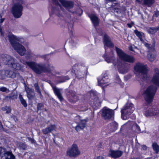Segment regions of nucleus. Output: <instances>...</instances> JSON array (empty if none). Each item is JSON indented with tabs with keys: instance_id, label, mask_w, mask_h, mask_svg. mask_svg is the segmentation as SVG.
Segmentation results:
<instances>
[{
	"instance_id": "nucleus-1",
	"label": "nucleus",
	"mask_w": 159,
	"mask_h": 159,
	"mask_svg": "<svg viewBox=\"0 0 159 159\" xmlns=\"http://www.w3.org/2000/svg\"><path fill=\"white\" fill-rule=\"evenodd\" d=\"M116 50L119 58L116 66H117L119 73L125 74L129 72L130 67V64L126 62L133 63L135 61V59L133 57L128 55L117 47H116Z\"/></svg>"
},
{
	"instance_id": "nucleus-2",
	"label": "nucleus",
	"mask_w": 159,
	"mask_h": 159,
	"mask_svg": "<svg viewBox=\"0 0 159 159\" xmlns=\"http://www.w3.org/2000/svg\"><path fill=\"white\" fill-rule=\"evenodd\" d=\"M20 62L28 66L36 74H40L43 73H47L49 75H55L59 74L52 65L48 62L46 64H38L34 61H27L20 59Z\"/></svg>"
},
{
	"instance_id": "nucleus-3",
	"label": "nucleus",
	"mask_w": 159,
	"mask_h": 159,
	"mask_svg": "<svg viewBox=\"0 0 159 159\" xmlns=\"http://www.w3.org/2000/svg\"><path fill=\"white\" fill-rule=\"evenodd\" d=\"M8 39L12 46L20 56H24L26 51L25 47L18 42L20 41V38L10 33L7 36Z\"/></svg>"
},
{
	"instance_id": "nucleus-4",
	"label": "nucleus",
	"mask_w": 159,
	"mask_h": 159,
	"mask_svg": "<svg viewBox=\"0 0 159 159\" xmlns=\"http://www.w3.org/2000/svg\"><path fill=\"white\" fill-rule=\"evenodd\" d=\"M135 71L139 74L140 78L144 80H148V67L146 65L140 63H137L134 66Z\"/></svg>"
},
{
	"instance_id": "nucleus-5",
	"label": "nucleus",
	"mask_w": 159,
	"mask_h": 159,
	"mask_svg": "<svg viewBox=\"0 0 159 159\" xmlns=\"http://www.w3.org/2000/svg\"><path fill=\"white\" fill-rule=\"evenodd\" d=\"M24 5L22 1L14 4L11 9V12L15 18H18L21 17Z\"/></svg>"
},
{
	"instance_id": "nucleus-6",
	"label": "nucleus",
	"mask_w": 159,
	"mask_h": 159,
	"mask_svg": "<svg viewBox=\"0 0 159 159\" xmlns=\"http://www.w3.org/2000/svg\"><path fill=\"white\" fill-rule=\"evenodd\" d=\"M76 78L79 80L84 78L86 76L87 70L86 67L81 65L75 64L73 67Z\"/></svg>"
},
{
	"instance_id": "nucleus-7",
	"label": "nucleus",
	"mask_w": 159,
	"mask_h": 159,
	"mask_svg": "<svg viewBox=\"0 0 159 159\" xmlns=\"http://www.w3.org/2000/svg\"><path fill=\"white\" fill-rule=\"evenodd\" d=\"M157 89L156 86L152 85L144 91V94L145 99L148 103L152 101Z\"/></svg>"
},
{
	"instance_id": "nucleus-8",
	"label": "nucleus",
	"mask_w": 159,
	"mask_h": 159,
	"mask_svg": "<svg viewBox=\"0 0 159 159\" xmlns=\"http://www.w3.org/2000/svg\"><path fill=\"white\" fill-rule=\"evenodd\" d=\"M134 110V108L133 104H126L121 111V118L123 120H126Z\"/></svg>"
},
{
	"instance_id": "nucleus-9",
	"label": "nucleus",
	"mask_w": 159,
	"mask_h": 159,
	"mask_svg": "<svg viewBox=\"0 0 159 159\" xmlns=\"http://www.w3.org/2000/svg\"><path fill=\"white\" fill-rule=\"evenodd\" d=\"M0 157L5 159H15V157L12 154L11 151H7V149L2 147H0Z\"/></svg>"
},
{
	"instance_id": "nucleus-10",
	"label": "nucleus",
	"mask_w": 159,
	"mask_h": 159,
	"mask_svg": "<svg viewBox=\"0 0 159 159\" xmlns=\"http://www.w3.org/2000/svg\"><path fill=\"white\" fill-rule=\"evenodd\" d=\"M66 154L70 157H75L80 154V152L79 149L77 145L75 144H73L71 148H69L67 150Z\"/></svg>"
},
{
	"instance_id": "nucleus-11",
	"label": "nucleus",
	"mask_w": 159,
	"mask_h": 159,
	"mask_svg": "<svg viewBox=\"0 0 159 159\" xmlns=\"http://www.w3.org/2000/svg\"><path fill=\"white\" fill-rule=\"evenodd\" d=\"M68 101L72 103H75L79 99V95L74 91L69 90L67 92Z\"/></svg>"
},
{
	"instance_id": "nucleus-12",
	"label": "nucleus",
	"mask_w": 159,
	"mask_h": 159,
	"mask_svg": "<svg viewBox=\"0 0 159 159\" xmlns=\"http://www.w3.org/2000/svg\"><path fill=\"white\" fill-rule=\"evenodd\" d=\"M114 115L113 110L106 107H104L102 109V116L105 120L110 119L113 117Z\"/></svg>"
},
{
	"instance_id": "nucleus-13",
	"label": "nucleus",
	"mask_w": 159,
	"mask_h": 159,
	"mask_svg": "<svg viewBox=\"0 0 159 159\" xmlns=\"http://www.w3.org/2000/svg\"><path fill=\"white\" fill-rule=\"evenodd\" d=\"M1 60L2 62L6 65L10 66L15 61V58L7 54H2L1 55Z\"/></svg>"
},
{
	"instance_id": "nucleus-14",
	"label": "nucleus",
	"mask_w": 159,
	"mask_h": 159,
	"mask_svg": "<svg viewBox=\"0 0 159 159\" xmlns=\"http://www.w3.org/2000/svg\"><path fill=\"white\" fill-rule=\"evenodd\" d=\"M109 81L110 79L106 73L104 74L101 79H98V85L102 87L108 85Z\"/></svg>"
},
{
	"instance_id": "nucleus-15",
	"label": "nucleus",
	"mask_w": 159,
	"mask_h": 159,
	"mask_svg": "<svg viewBox=\"0 0 159 159\" xmlns=\"http://www.w3.org/2000/svg\"><path fill=\"white\" fill-rule=\"evenodd\" d=\"M154 71L155 73L153 75L152 82L156 85L159 87V70L155 68Z\"/></svg>"
},
{
	"instance_id": "nucleus-16",
	"label": "nucleus",
	"mask_w": 159,
	"mask_h": 159,
	"mask_svg": "<svg viewBox=\"0 0 159 159\" xmlns=\"http://www.w3.org/2000/svg\"><path fill=\"white\" fill-rule=\"evenodd\" d=\"M103 42L105 46L107 47H113L114 46L110 38L107 34H105L104 36Z\"/></svg>"
},
{
	"instance_id": "nucleus-17",
	"label": "nucleus",
	"mask_w": 159,
	"mask_h": 159,
	"mask_svg": "<svg viewBox=\"0 0 159 159\" xmlns=\"http://www.w3.org/2000/svg\"><path fill=\"white\" fill-rule=\"evenodd\" d=\"M7 77L12 79L16 78L18 79L20 78V76L18 72L12 70H7Z\"/></svg>"
},
{
	"instance_id": "nucleus-18",
	"label": "nucleus",
	"mask_w": 159,
	"mask_h": 159,
	"mask_svg": "<svg viewBox=\"0 0 159 159\" xmlns=\"http://www.w3.org/2000/svg\"><path fill=\"white\" fill-rule=\"evenodd\" d=\"M103 57L105 58V60L108 63H112L115 66H116L117 63V59H116L113 54L110 56L106 57L105 56Z\"/></svg>"
},
{
	"instance_id": "nucleus-19",
	"label": "nucleus",
	"mask_w": 159,
	"mask_h": 159,
	"mask_svg": "<svg viewBox=\"0 0 159 159\" xmlns=\"http://www.w3.org/2000/svg\"><path fill=\"white\" fill-rule=\"evenodd\" d=\"M53 91L55 94L57 96L58 98L61 101L64 100V98L61 93V91L62 90L61 89L57 88L55 86H52Z\"/></svg>"
},
{
	"instance_id": "nucleus-20",
	"label": "nucleus",
	"mask_w": 159,
	"mask_h": 159,
	"mask_svg": "<svg viewBox=\"0 0 159 159\" xmlns=\"http://www.w3.org/2000/svg\"><path fill=\"white\" fill-rule=\"evenodd\" d=\"M25 89L28 98L30 100L33 99L35 95L34 90L28 87H26Z\"/></svg>"
},
{
	"instance_id": "nucleus-21",
	"label": "nucleus",
	"mask_w": 159,
	"mask_h": 159,
	"mask_svg": "<svg viewBox=\"0 0 159 159\" xmlns=\"http://www.w3.org/2000/svg\"><path fill=\"white\" fill-rule=\"evenodd\" d=\"M87 120L85 119L81 120L79 124L75 127V129L77 131L83 129L85 127Z\"/></svg>"
},
{
	"instance_id": "nucleus-22",
	"label": "nucleus",
	"mask_w": 159,
	"mask_h": 159,
	"mask_svg": "<svg viewBox=\"0 0 159 159\" xmlns=\"http://www.w3.org/2000/svg\"><path fill=\"white\" fill-rule=\"evenodd\" d=\"M60 2L64 7L67 9L72 8L74 5L73 2L71 1L66 0H61Z\"/></svg>"
},
{
	"instance_id": "nucleus-23",
	"label": "nucleus",
	"mask_w": 159,
	"mask_h": 159,
	"mask_svg": "<svg viewBox=\"0 0 159 159\" xmlns=\"http://www.w3.org/2000/svg\"><path fill=\"white\" fill-rule=\"evenodd\" d=\"M123 152L120 151H115L111 150L110 151V155L112 158H116L120 157Z\"/></svg>"
},
{
	"instance_id": "nucleus-24",
	"label": "nucleus",
	"mask_w": 159,
	"mask_h": 159,
	"mask_svg": "<svg viewBox=\"0 0 159 159\" xmlns=\"http://www.w3.org/2000/svg\"><path fill=\"white\" fill-rule=\"evenodd\" d=\"M56 128V127L54 125H51L50 126L43 129L42 130V131L44 134H46L55 130Z\"/></svg>"
},
{
	"instance_id": "nucleus-25",
	"label": "nucleus",
	"mask_w": 159,
	"mask_h": 159,
	"mask_svg": "<svg viewBox=\"0 0 159 159\" xmlns=\"http://www.w3.org/2000/svg\"><path fill=\"white\" fill-rule=\"evenodd\" d=\"M98 93L96 91H92L91 93V96H94V100L93 104L95 105H99L100 104V101L98 96Z\"/></svg>"
},
{
	"instance_id": "nucleus-26",
	"label": "nucleus",
	"mask_w": 159,
	"mask_h": 159,
	"mask_svg": "<svg viewBox=\"0 0 159 159\" xmlns=\"http://www.w3.org/2000/svg\"><path fill=\"white\" fill-rule=\"evenodd\" d=\"M89 17L91 19L94 25L96 26H97L99 23V21L98 17L95 15L91 14L89 15Z\"/></svg>"
},
{
	"instance_id": "nucleus-27",
	"label": "nucleus",
	"mask_w": 159,
	"mask_h": 159,
	"mask_svg": "<svg viewBox=\"0 0 159 159\" xmlns=\"http://www.w3.org/2000/svg\"><path fill=\"white\" fill-rule=\"evenodd\" d=\"M155 2V0H143V5L148 7H151Z\"/></svg>"
},
{
	"instance_id": "nucleus-28",
	"label": "nucleus",
	"mask_w": 159,
	"mask_h": 159,
	"mask_svg": "<svg viewBox=\"0 0 159 159\" xmlns=\"http://www.w3.org/2000/svg\"><path fill=\"white\" fill-rule=\"evenodd\" d=\"M159 111L156 110L154 111L152 110V111L151 110H148L145 112V115L146 116H151L155 115H158Z\"/></svg>"
},
{
	"instance_id": "nucleus-29",
	"label": "nucleus",
	"mask_w": 159,
	"mask_h": 159,
	"mask_svg": "<svg viewBox=\"0 0 159 159\" xmlns=\"http://www.w3.org/2000/svg\"><path fill=\"white\" fill-rule=\"evenodd\" d=\"M10 66L15 70H21L22 68L21 66L19 63L16 62L15 61L12 63Z\"/></svg>"
},
{
	"instance_id": "nucleus-30",
	"label": "nucleus",
	"mask_w": 159,
	"mask_h": 159,
	"mask_svg": "<svg viewBox=\"0 0 159 159\" xmlns=\"http://www.w3.org/2000/svg\"><path fill=\"white\" fill-rule=\"evenodd\" d=\"M154 50L149 52L148 54V58L151 61H153L156 58V54Z\"/></svg>"
},
{
	"instance_id": "nucleus-31",
	"label": "nucleus",
	"mask_w": 159,
	"mask_h": 159,
	"mask_svg": "<svg viewBox=\"0 0 159 159\" xmlns=\"http://www.w3.org/2000/svg\"><path fill=\"white\" fill-rule=\"evenodd\" d=\"M134 33L136 35L139 39L142 42L143 41L142 38L144 37V34L142 32L139 31L137 30H134Z\"/></svg>"
},
{
	"instance_id": "nucleus-32",
	"label": "nucleus",
	"mask_w": 159,
	"mask_h": 159,
	"mask_svg": "<svg viewBox=\"0 0 159 159\" xmlns=\"http://www.w3.org/2000/svg\"><path fill=\"white\" fill-rule=\"evenodd\" d=\"M7 77V70H0V79H4Z\"/></svg>"
},
{
	"instance_id": "nucleus-33",
	"label": "nucleus",
	"mask_w": 159,
	"mask_h": 159,
	"mask_svg": "<svg viewBox=\"0 0 159 159\" xmlns=\"http://www.w3.org/2000/svg\"><path fill=\"white\" fill-rule=\"evenodd\" d=\"M159 30V27H156L150 28L148 30V32L151 34H153L157 32V31Z\"/></svg>"
},
{
	"instance_id": "nucleus-34",
	"label": "nucleus",
	"mask_w": 159,
	"mask_h": 159,
	"mask_svg": "<svg viewBox=\"0 0 159 159\" xmlns=\"http://www.w3.org/2000/svg\"><path fill=\"white\" fill-rule=\"evenodd\" d=\"M19 98L22 104L24 106V107H26L27 106V104L26 101L25 99H23L22 95L20 94L19 95Z\"/></svg>"
},
{
	"instance_id": "nucleus-35",
	"label": "nucleus",
	"mask_w": 159,
	"mask_h": 159,
	"mask_svg": "<svg viewBox=\"0 0 159 159\" xmlns=\"http://www.w3.org/2000/svg\"><path fill=\"white\" fill-rule=\"evenodd\" d=\"M59 77V79L58 80L59 83L64 82L66 80H68L70 79L69 77L68 76H60Z\"/></svg>"
},
{
	"instance_id": "nucleus-36",
	"label": "nucleus",
	"mask_w": 159,
	"mask_h": 159,
	"mask_svg": "<svg viewBox=\"0 0 159 159\" xmlns=\"http://www.w3.org/2000/svg\"><path fill=\"white\" fill-rule=\"evenodd\" d=\"M152 148L153 150L155 151L156 153L159 152V146L156 143H153L152 144Z\"/></svg>"
},
{
	"instance_id": "nucleus-37",
	"label": "nucleus",
	"mask_w": 159,
	"mask_h": 159,
	"mask_svg": "<svg viewBox=\"0 0 159 159\" xmlns=\"http://www.w3.org/2000/svg\"><path fill=\"white\" fill-rule=\"evenodd\" d=\"M18 147L20 149L25 150L27 148V145L25 143L20 142L18 143Z\"/></svg>"
},
{
	"instance_id": "nucleus-38",
	"label": "nucleus",
	"mask_w": 159,
	"mask_h": 159,
	"mask_svg": "<svg viewBox=\"0 0 159 159\" xmlns=\"http://www.w3.org/2000/svg\"><path fill=\"white\" fill-rule=\"evenodd\" d=\"M35 89L36 91L38 93L40 96H42L40 88L39 86L38 83H35L34 84Z\"/></svg>"
},
{
	"instance_id": "nucleus-39",
	"label": "nucleus",
	"mask_w": 159,
	"mask_h": 159,
	"mask_svg": "<svg viewBox=\"0 0 159 159\" xmlns=\"http://www.w3.org/2000/svg\"><path fill=\"white\" fill-rule=\"evenodd\" d=\"M34 54L31 52H27L25 56V58L27 59H29L32 58Z\"/></svg>"
},
{
	"instance_id": "nucleus-40",
	"label": "nucleus",
	"mask_w": 159,
	"mask_h": 159,
	"mask_svg": "<svg viewBox=\"0 0 159 159\" xmlns=\"http://www.w3.org/2000/svg\"><path fill=\"white\" fill-rule=\"evenodd\" d=\"M17 97V95L14 92H12L11 94L7 96V98H9L14 99H16Z\"/></svg>"
},
{
	"instance_id": "nucleus-41",
	"label": "nucleus",
	"mask_w": 159,
	"mask_h": 159,
	"mask_svg": "<svg viewBox=\"0 0 159 159\" xmlns=\"http://www.w3.org/2000/svg\"><path fill=\"white\" fill-rule=\"evenodd\" d=\"M144 45L145 46L148 48L149 49V52H152V51L154 50V48L153 46H152L151 45L147 43H145Z\"/></svg>"
},
{
	"instance_id": "nucleus-42",
	"label": "nucleus",
	"mask_w": 159,
	"mask_h": 159,
	"mask_svg": "<svg viewBox=\"0 0 159 159\" xmlns=\"http://www.w3.org/2000/svg\"><path fill=\"white\" fill-rule=\"evenodd\" d=\"M111 11L113 12H116L117 13H119L121 12L120 10L116 7H112L111 8Z\"/></svg>"
},
{
	"instance_id": "nucleus-43",
	"label": "nucleus",
	"mask_w": 159,
	"mask_h": 159,
	"mask_svg": "<svg viewBox=\"0 0 159 159\" xmlns=\"http://www.w3.org/2000/svg\"><path fill=\"white\" fill-rule=\"evenodd\" d=\"M2 110L4 111H6V112L7 113H10L11 111V109L10 108L7 106H5L4 107H2Z\"/></svg>"
},
{
	"instance_id": "nucleus-44",
	"label": "nucleus",
	"mask_w": 159,
	"mask_h": 159,
	"mask_svg": "<svg viewBox=\"0 0 159 159\" xmlns=\"http://www.w3.org/2000/svg\"><path fill=\"white\" fill-rule=\"evenodd\" d=\"M53 2V3L56 6L58 5L61 9V5L59 4V2H60V1L61 0H52Z\"/></svg>"
},
{
	"instance_id": "nucleus-45",
	"label": "nucleus",
	"mask_w": 159,
	"mask_h": 159,
	"mask_svg": "<svg viewBox=\"0 0 159 159\" xmlns=\"http://www.w3.org/2000/svg\"><path fill=\"white\" fill-rule=\"evenodd\" d=\"M133 127L136 129L135 131L136 132H139L140 131L139 126L136 124L133 125Z\"/></svg>"
},
{
	"instance_id": "nucleus-46",
	"label": "nucleus",
	"mask_w": 159,
	"mask_h": 159,
	"mask_svg": "<svg viewBox=\"0 0 159 159\" xmlns=\"http://www.w3.org/2000/svg\"><path fill=\"white\" fill-rule=\"evenodd\" d=\"M111 125L113 127V130H114L117 129L118 127V124L116 122H113L111 123Z\"/></svg>"
},
{
	"instance_id": "nucleus-47",
	"label": "nucleus",
	"mask_w": 159,
	"mask_h": 159,
	"mask_svg": "<svg viewBox=\"0 0 159 159\" xmlns=\"http://www.w3.org/2000/svg\"><path fill=\"white\" fill-rule=\"evenodd\" d=\"M0 90L3 92H7V91L8 92H8L9 91L8 89H7L6 88L4 87L0 88Z\"/></svg>"
},
{
	"instance_id": "nucleus-48",
	"label": "nucleus",
	"mask_w": 159,
	"mask_h": 159,
	"mask_svg": "<svg viewBox=\"0 0 159 159\" xmlns=\"http://www.w3.org/2000/svg\"><path fill=\"white\" fill-rule=\"evenodd\" d=\"M43 104L41 103H38L37 105V109L38 110V111L40 110L41 108L43 107Z\"/></svg>"
},
{
	"instance_id": "nucleus-49",
	"label": "nucleus",
	"mask_w": 159,
	"mask_h": 159,
	"mask_svg": "<svg viewBox=\"0 0 159 159\" xmlns=\"http://www.w3.org/2000/svg\"><path fill=\"white\" fill-rule=\"evenodd\" d=\"M28 140L30 141L32 143H35L36 141L33 139L28 137L27 138Z\"/></svg>"
},
{
	"instance_id": "nucleus-50",
	"label": "nucleus",
	"mask_w": 159,
	"mask_h": 159,
	"mask_svg": "<svg viewBox=\"0 0 159 159\" xmlns=\"http://www.w3.org/2000/svg\"><path fill=\"white\" fill-rule=\"evenodd\" d=\"M147 148V147L145 145H141V150H146Z\"/></svg>"
},
{
	"instance_id": "nucleus-51",
	"label": "nucleus",
	"mask_w": 159,
	"mask_h": 159,
	"mask_svg": "<svg viewBox=\"0 0 159 159\" xmlns=\"http://www.w3.org/2000/svg\"><path fill=\"white\" fill-rule=\"evenodd\" d=\"M2 27L1 26V25L0 24V32L1 33V35L2 36H4V33L2 31Z\"/></svg>"
},
{
	"instance_id": "nucleus-52",
	"label": "nucleus",
	"mask_w": 159,
	"mask_h": 159,
	"mask_svg": "<svg viewBox=\"0 0 159 159\" xmlns=\"http://www.w3.org/2000/svg\"><path fill=\"white\" fill-rule=\"evenodd\" d=\"M159 16V11H157L155 12L153 15L154 17H157Z\"/></svg>"
},
{
	"instance_id": "nucleus-53",
	"label": "nucleus",
	"mask_w": 159,
	"mask_h": 159,
	"mask_svg": "<svg viewBox=\"0 0 159 159\" xmlns=\"http://www.w3.org/2000/svg\"><path fill=\"white\" fill-rule=\"evenodd\" d=\"M116 1V0H105V2L106 3H107L110 2H113Z\"/></svg>"
},
{
	"instance_id": "nucleus-54",
	"label": "nucleus",
	"mask_w": 159,
	"mask_h": 159,
	"mask_svg": "<svg viewBox=\"0 0 159 159\" xmlns=\"http://www.w3.org/2000/svg\"><path fill=\"white\" fill-rule=\"evenodd\" d=\"M4 18H2V16L0 14V23H2L4 20Z\"/></svg>"
},
{
	"instance_id": "nucleus-55",
	"label": "nucleus",
	"mask_w": 159,
	"mask_h": 159,
	"mask_svg": "<svg viewBox=\"0 0 159 159\" xmlns=\"http://www.w3.org/2000/svg\"><path fill=\"white\" fill-rule=\"evenodd\" d=\"M104 158L102 156H99L96 157L95 159H103Z\"/></svg>"
},
{
	"instance_id": "nucleus-56",
	"label": "nucleus",
	"mask_w": 159,
	"mask_h": 159,
	"mask_svg": "<svg viewBox=\"0 0 159 159\" xmlns=\"http://www.w3.org/2000/svg\"><path fill=\"white\" fill-rule=\"evenodd\" d=\"M129 49L130 50L135 52L133 50V48L132 47L130 46L129 47Z\"/></svg>"
},
{
	"instance_id": "nucleus-57",
	"label": "nucleus",
	"mask_w": 159,
	"mask_h": 159,
	"mask_svg": "<svg viewBox=\"0 0 159 159\" xmlns=\"http://www.w3.org/2000/svg\"><path fill=\"white\" fill-rule=\"evenodd\" d=\"M16 2H19L20 1H22L24 3V4H25V2L23 0H16Z\"/></svg>"
},
{
	"instance_id": "nucleus-58",
	"label": "nucleus",
	"mask_w": 159,
	"mask_h": 159,
	"mask_svg": "<svg viewBox=\"0 0 159 159\" xmlns=\"http://www.w3.org/2000/svg\"><path fill=\"white\" fill-rule=\"evenodd\" d=\"M3 129V126H2L1 123L0 122V129Z\"/></svg>"
},
{
	"instance_id": "nucleus-59",
	"label": "nucleus",
	"mask_w": 159,
	"mask_h": 159,
	"mask_svg": "<svg viewBox=\"0 0 159 159\" xmlns=\"http://www.w3.org/2000/svg\"><path fill=\"white\" fill-rule=\"evenodd\" d=\"M127 25L128 26V27H129L130 28H131L132 27V25L131 24L128 23L127 24Z\"/></svg>"
},
{
	"instance_id": "nucleus-60",
	"label": "nucleus",
	"mask_w": 159,
	"mask_h": 159,
	"mask_svg": "<svg viewBox=\"0 0 159 159\" xmlns=\"http://www.w3.org/2000/svg\"><path fill=\"white\" fill-rule=\"evenodd\" d=\"M143 0H136V1L139 3H141Z\"/></svg>"
},
{
	"instance_id": "nucleus-61",
	"label": "nucleus",
	"mask_w": 159,
	"mask_h": 159,
	"mask_svg": "<svg viewBox=\"0 0 159 159\" xmlns=\"http://www.w3.org/2000/svg\"><path fill=\"white\" fill-rule=\"evenodd\" d=\"M130 159H139V158H131Z\"/></svg>"
},
{
	"instance_id": "nucleus-62",
	"label": "nucleus",
	"mask_w": 159,
	"mask_h": 159,
	"mask_svg": "<svg viewBox=\"0 0 159 159\" xmlns=\"http://www.w3.org/2000/svg\"><path fill=\"white\" fill-rule=\"evenodd\" d=\"M57 16H60V15H59V14H57Z\"/></svg>"
},
{
	"instance_id": "nucleus-63",
	"label": "nucleus",
	"mask_w": 159,
	"mask_h": 159,
	"mask_svg": "<svg viewBox=\"0 0 159 159\" xmlns=\"http://www.w3.org/2000/svg\"><path fill=\"white\" fill-rule=\"evenodd\" d=\"M56 11H58V12L59 11H58L57 10Z\"/></svg>"
},
{
	"instance_id": "nucleus-64",
	"label": "nucleus",
	"mask_w": 159,
	"mask_h": 159,
	"mask_svg": "<svg viewBox=\"0 0 159 159\" xmlns=\"http://www.w3.org/2000/svg\"><path fill=\"white\" fill-rule=\"evenodd\" d=\"M80 10L82 11V10Z\"/></svg>"
}]
</instances>
